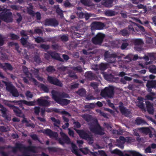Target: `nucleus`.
Returning <instances> with one entry per match:
<instances>
[{
    "label": "nucleus",
    "mask_w": 156,
    "mask_h": 156,
    "mask_svg": "<svg viewBox=\"0 0 156 156\" xmlns=\"http://www.w3.org/2000/svg\"><path fill=\"white\" fill-rule=\"evenodd\" d=\"M40 87L44 92L48 93L49 91V89L47 86L44 84L41 83L40 85Z\"/></svg>",
    "instance_id": "e433bc0d"
},
{
    "label": "nucleus",
    "mask_w": 156,
    "mask_h": 156,
    "mask_svg": "<svg viewBox=\"0 0 156 156\" xmlns=\"http://www.w3.org/2000/svg\"><path fill=\"white\" fill-rule=\"evenodd\" d=\"M28 39V37L27 38H25L23 37H22L20 39V42L24 46L27 44Z\"/></svg>",
    "instance_id": "8fccbe9b"
},
{
    "label": "nucleus",
    "mask_w": 156,
    "mask_h": 156,
    "mask_svg": "<svg viewBox=\"0 0 156 156\" xmlns=\"http://www.w3.org/2000/svg\"><path fill=\"white\" fill-rule=\"evenodd\" d=\"M40 112V108L36 106L34 108V112L36 115H38Z\"/></svg>",
    "instance_id": "680f3d73"
},
{
    "label": "nucleus",
    "mask_w": 156,
    "mask_h": 156,
    "mask_svg": "<svg viewBox=\"0 0 156 156\" xmlns=\"http://www.w3.org/2000/svg\"><path fill=\"white\" fill-rule=\"evenodd\" d=\"M124 58V59H127L128 60L127 62H128L131 61L132 60V56L130 54H128Z\"/></svg>",
    "instance_id": "338daca9"
},
{
    "label": "nucleus",
    "mask_w": 156,
    "mask_h": 156,
    "mask_svg": "<svg viewBox=\"0 0 156 156\" xmlns=\"http://www.w3.org/2000/svg\"><path fill=\"white\" fill-rule=\"evenodd\" d=\"M119 107L121 114L126 117L128 116L130 114V111L124 106V104L122 101H120L119 102Z\"/></svg>",
    "instance_id": "f8f14e48"
},
{
    "label": "nucleus",
    "mask_w": 156,
    "mask_h": 156,
    "mask_svg": "<svg viewBox=\"0 0 156 156\" xmlns=\"http://www.w3.org/2000/svg\"><path fill=\"white\" fill-rule=\"evenodd\" d=\"M0 17L2 20L7 23L12 22L13 21L12 14L11 12H5L1 15Z\"/></svg>",
    "instance_id": "9b49d317"
},
{
    "label": "nucleus",
    "mask_w": 156,
    "mask_h": 156,
    "mask_svg": "<svg viewBox=\"0 0 156 156\" xmlns=\"http://www.w3.org/2000/svg\"><path fill=\"white\" fill-rule=\"evenodd\" d=\"M0 66L4 70L8 69L10 71H12L13 69V67L9 63H5L4 65H3L2 63H0Z\"/></svg>",
    "instance_id": "b1692460"
},
{
    "label": "nucleus",
    "mask_w": 156,
    "mask_h": 156,
    "mask_svg": "<svg viewBox=\"0 0 156 156\" xmlns=\"http://www.w3.org/2000/svg\"><path fill=\"white\" fill-rule=\"evenodd\" d=\"M4 83L6 86V90L10 92L16 88L11 82L5 81Z\"/></svg>",
    "instance_id": "5701e85b"
},
{
    "label": "nucleus",
    "mask_w": 156,
    "mask_h": 156,
    "mask_svg": "<svg viewBox=\"0 0 156 156\" xmlns=\"http://www.w3.org/2000/svg\"><path fill=\"white\" fill-rule=\"evenodd\" d=\"M23 69L24 71H25L26 75H27L28 72H27L28 69L27 67L24 66H23ZM30 75V78L31 79L32 81L33 82L35 85H37L38 84V82L36 80L33 78L32 76V75L31 73H29Z\"/></svg>",
    "instance_id": "393cba45"
},
{
    "label": "nucleus",
    "mask_w": 156,
    "mask_h": 156,
    "mask_svg": "<svg viewBox=\"0 0 156 156\" xmlns=\"http://www.w3.org/2000/svg\"><path fill=\"white\" fill-rule=\"evenodd\" d=\"M146 105L148 112L150 114L153 115L154 112L153 104L150 101H147L146 102Z\"/></svg>",
    "instance_id": "f3484780"
},
{
    "label": "nucleus",
    "mask_w": 156,
    "mask_h": 156,
    "mask_svg": "<svg viewBox=\"0 0 156 156\" xmlns=\"http://www.w3.org/2000/svg\"><path fill=\"white\" fill-rule=\"evenodd\" d=\"M138 101L136 103V105L142 110H145L144 104V98L141 97H138Z\"/></svg>",
    "instance_id": "aec40b11"
},
{
    "label": "nucleus",
    "mask_w": 156,
    "mask_h": 156,
    "mask_svg": "<svg viewBox=\"0 0 156 156\" xmlns=\"http://www.w3.org/2000/svg\"><path fill=\"white\" fill-rule=\"evenodd\" d=\"M27 13L31 15L32 16H34L35 15L34 12L33 11L32 9L28 8L27 9Z\"/></svg>",
    "instance_id": "5fc2aeb1"
},
{
    "label": "nucleus",
    "mask_w": 156,
    "mask_h": 156,
    "mask_svg": "<svg viewBox=\"0 0 156 156\" xmlns=\"http://www.w3.org/2000/svg\"><path fill=\"white\" fill-rule=\"evenodd\" d=\"M140 129L143 133L147 134L151 132V129L148 127H142Z\"/></svg>",
    "instance_id": "58836bf2"
},
{
    "label": "nucleus",
    "mask_w": 156,
    "mask_h": 156,
    "mask_svg": "<svg viewBox=\"0 0 156 156\" xmlns=\"http://www.w3.org/2000/svg\"><path fill=\"white\" fill-rule=\"evenodd\" d=\"M129 45V44L127 42H123L122 43L121 46V49L122 50L125 49Z\"/></svg>",
    "instance_id": "e2e57ef3"
},
{
    "label": "nucleus",
    "mask_w": 156,
    "mask_h": 156,
    "mask_svg": "<svg viewBox=\"0 0 156 156\" xmlns=\"http://www.w3.org/2000/svg\"><path fill=\"white\" fill-rule=\"evenodd\" d=\"M132 42L136 46H139L136 50L140 51L141 50V46L144 44L143 40L140 38L134 39L132 40Z\"/></svg>",
    "instance_id": "2eb2a0df"
},
{
    "label": "nucleus",
    "mask_w": 156,
    "mask_h": 156,
    "mask_svg": "<svg viewBox=\"0 0 156 156\" xmlns=\"http://www.w3.org/2000/svg\"><path fill=\"white\" fill-rule=\"evenodd\" d=\"M72 151L77 156H83L82 155L77 151V147L76 145L73 144L72 143Z\"/></svg>",
    "instance_id": "c756f323"
},
{
    "label": "nucleus",
    "mask_w": 156,
    "mask_h": 156,
    "mask_svg": "<svg viewBox=\"0 0 156 156\" xmlns=\"http://www.w3.org/2000/svg\"><path fill=\"white\" fill-rule=\"evenodd\" d=\"M126 139L123 136H121L119 137V139L117 140V143H122L124 144L125 142Z\"/></svg>",
    "instance_id": "de8ad7c7"
},
{
    "label": "nucleus",
    "mask_w": 156,
    "mask_h": 156,
    "mask_svg": "<svg viewBox=\"0 0 156 156\" xmlns=\"http://www.w3.org/2000/svg\"><path fill=\"white\" fill-rule=\"evenodd\" d=\"M82 117L83 119L87 122H90L91 120V116L90 115H84Z\"/></svg>",
    "instance_id": "a19ab883"
},
{
    "label": "nucleus",
    "mask_w": 156,
    "mask_h": 156,
    "mask_svg": "<svg viewBox=\"0 0 156 156\" xmlns=\"http://www.w3.org/2000/svg\"><path fill=\"white\" fill-rule=\"evenodd\" d=\"M42 97H41L37 99V101L38 104L40 106H49L50 104L48 101L46 100L42 99Z\"/></svg>",
    "instance_id": "a211bd4d"
},
{
    "label": "nucleus",
    "mask_w": 156,
    "mask_h": 156,
    "mask_svg": "<svg viewBox=\"0 0 156 156\" xmlns=\"http://www.w3.org/2000/svg\"><path fill=\"white\" fill-rule=\"evenodd\" d=\"M43 133L49 136L50 138L53 137L56 139H57L58 137L57 133L56 132H53L50 129H45Z\"/></svg>",
    "instance_id": "dca6fc26"
},
{
    "label": "nucleus",
    "mask_w": 156,
    "mask_h": 156,
    "mask_svg": "<svg viewBox=\"0 0 156 156\" xmlns=\"http://www.w3.org/2000/svg\"><path fill=\"white\" fill-rule=\"evenodd\" d=\"M89 129L91 132L95 134L100 135H103L105 134V133L103 131V128L98 123L94 126H90Z\"/></svg>",
    "instance_id": "423d86ee"
},
{
    "label": "nucleus",
    "mask_w": 156,
    "mask_h": 156,
    "mask_svg": "<svg viewBox=\"0 0 156 156\" xmlns=\"http://www.w3.org/2000/svg\"><path fill=\"white\" fill-rule=\"evenodd\" d=\"M0 111L1 112L2 116L7 120H10V119L7 114V110L6 108L0 109Z\"/></svg>",
    "instance_id": "c85d7f7f"
},
{
    "label": "nucleus",
    "mask_w": 156,
    "mask_h": 156,
    "mask_svg": "<svg viewBox=\"0 0 156 156\" xmlns=\"http://www.w3.org/2000/svg\"><path fill=\"white\" fill-rule=\"evenodd\" d=\"M61 138H59L58 140L59 143L61 145H63L65 143L69 144L71 143V140L68 136L63 132H60Z\"/></svg>",
    "instance_id": "6e6552de"
},
{
    "label": "nucleus",
    "mask_w": 156,
    "mask_h": 156,
    "mask_svg": "<svg viewBox=\"0 0 156 156\" xmlns=\"http://www.w3.org/2000/svg\"><path fill=\"white\" fill-rule=\"evenodd\" d=\"M113 153L118 155L120 156H122L123 155V153L121 151L118 149H115L113 151Z\"/></svg>",
    "instance_id": "09e8293b"
},
{
    "label": "nucleus",
    "mask_w": 156,
    "mask_h": 156,
    "mask_svg": "<svg viewBox=\"0 0 156 156\" xmlns=\"http://www.w3.org/2000/svg\"><path fill=\"white\" fill-rule=\"evenodd\" d=\"M73 123L74 124V129H76L75 128H80L81 126V125L80 123L77 121L74 122Z\"/></svg>",
    "instance_id": "603ef678"
},
{
    "label": "nucleus",
    "mask_w": 156,
    "mask_h": 156,
    "mask_svg": "<svg viewBox=\"0 0 156 156\" xmlns=\"http://www.w3.org/2000/svg\"><path fill=\"white\" fill-rule=\"evenodd\" d=\"M149 69L151 73L156 74V67L154 65H153L150 66Z\"/></svg>",
    "instance_id": "49530a36"
},
{
    "label": "nucleus",
    "mask_w": 156,
    "mask_h": 156,
    "mask_svg": "<svg viewBox=\"0 0 156 156\" xmlns=\"http://www.w3.org/2000/svg\"><path fill=\"white\" fill-rule=\"evenodd\" d=\"M74 130L81 138L86 140L89 144H92L93 143L94 140L92 135L89 134L83 130L76 129H74Z\"/></svg>",
    "instance_id": "20e7f679"
},
{
    "label": "nucleus",
    "mask_w": 156,
    "mask_h": 156,
    "mask_svg": "<svg viewBox=\"0 0 156 156\" xmlns=\"http://www.w3.org/2000/svg\"><path fill=\"white\" fill-rule=\"evenodd\" d=\"M13 102L17 103L20 106H21L22 104H23L28 106H32L33 105V103L32 102L24 100H20L19 101L15 100L13 101Z\"/></svg>",
    "instance_id": "412c9836"
},
{
    "label": "nucleus",
    "mask_w": 156,
    "mask_h": 156,
    "mask_svg": "<svg viewBox=\"0 0 156 156\" xmlns=\"http://www.w3.org/2000/svg\"><path fill=\"white\" fill-rule=\"evenodd\" d=\"M48 53L51 55L52 58L61 61V59H62L61 58L58 53L52 51H48Z\"/></svg>",
    "instance_id": "4be33fe9"
},
{
    "label": "nucleus",
    "mask_w": 156,
    "mask_h": 156,
    "mask_svg": "<svg viewBox=\"0 0 156 156\" xmlns=\"http://www.w3.org/2000/svg\"><path fill=\"white\" fill-rule=\"evenodd\" d=\"M9 36L11 37V40H17L19 38V37L13 33H10Z\"/></svg>",
    "instance_id": "ea45409f"
},
{
    "label": "nucleus",
    "mask_w": 156,
    "mask_h": 156,
    "mask_svg": "<svg viewBox=\"0 0 156 156\" xmlns=\"http://www.w3.org/2000/svg\"><path fill=\"white\" fill-rule=\"evenodd\" d=\"M56 12L57 14L60 16L63 15L62 11L61 10L59 7H58L56 9Z\"/></svg>",
    "instance_id": "bf43d9fd"
},
{
    "label": "nucleus",
    "mask_w": 156,
    "mask_h": 156,
    "mask_svg": "<svg viewBox=\"0 0 156 156\" xmlns=\"http://www.w3.org/2000/svg\"><path fill=\"white\" fill-rule=\"evenodd\" d=\"M92 26L97 29L102 30L105 27V25L100 22H94L92 23Z\"/></svg>",
    "instance_id": "6ab92c4d"
},
{
    "label": "nucleus",
    "mask_w": 156,
    "mask_h": 156,
    "mask_svg": "<svg viewBox=\"0 0 156 156\" xmlns=\"http://www.w3.org/2000/svg\"><path fill=\"white\" fill-rule=\"evenodd\" d=\"M108 64L107 63H101L99 64L98 67L101 70L104 71L108 68Z\"/></svg>",
    "instance_id": "473e14b6"
},
{
    "label": "nucleus",
    "mask_w": 156,
    "mask_h": 156,
    "mask_svg": "<svg viewBox=\"0 0 156 156\" xmlns=\"http://www.w3.org/2000/svg\"><path fill=\"white\" fill-rule=\"evenodd\" d=\"M78 11L76 12V14L77 16L80 18H83L84 16V14L83 12H82L81 10L82 9V8L81 7H78L77 8Z\"/></svg>",
    "instance_id": "7c9ffc66"
},
{
    "label": "nucleus",
    "mask_w": 156,
    "mask_h": 156,
    "mask_svg": "<svg viewBox=\"0 0 156 156\" xmlns=\"http://www.w3.org/2000/svg\"><path fill=\"white\" fill-rule=\"evenodd\" d=\"M130 153L133 156H142L141 154L135 151H130Z\"/></svg>",
    "instance_id": "052dcab7"
},
{
    "label": "nucleus",
    "mask_w": 156,
    "mask_h": 156,
    "mask_svg": "<svg viewBox=\"0 0 156 156\" xmlns=\"http://www.w3.org/2000/svg\"><path fill=\"white\" fill-rule=\"evenodd\" d=\"M34 58L35 62L37 63H40L41 62V60L38 55H35Z\"/></svg>",
    "instance_id": "a18cd8bd"
},
{
    "label": "nucleus",
    "mask_w": 156,
    "mask_h": 156,
    "mask_svg": "<svg viewBox=\"0 0 156 156\" xmlns=\"http://www.w3.org/2000/svg\"><path fill=\"white\" fill-rule=\"evenodd\" d=\"M113 0H104L102 4L106 7H111L112 6Z\"/></svg>",
    "instance_id": "a878e982"
},
{
    "label": "nucleus",
    "mask_w": 156,
    "mask_h": 156,
    "mask_svg": "<svg viewBox=\"0 0 156 156\" xmlns=\"http://www.w3.org/2000/svg\"><path fill=\"white\" fill-rule=\"evenodd\" d=\"M51 93L53 99L58 104L62 105H66L70 103L69 100L62 98L69 97L68 94L64 93H61L55 90H52Z\"/></svg>",
    "instance_id": "f257e3e1"
},
{
    "label": "nucleus",
    "mask_w": 156,
    "mask_h": 156,
    "mask_svg": "<svg viewBox=\"0 0 156 156\" xmlns=\"http://www.w3.org/2000/svg\"><path fill=\"white\" fill-rule=\"evenodd\" d=\"M77 92L79 95L81 96H82L85 93V90L83 89H81L79 90Z\"/></svg>",
    "instance_id": "774afa93"
},
{
    "label": "nucleus",
    "mask_w": 156,
    "mask_h": 156,
    "mask_svg": "<svg viewBox=\"0 0 156 156\" xmlns=\"http://www.w3.org/2000/svg\"><path fill=\"white\" fill-rule=\"evenodd\" d=\"M147 90L148 92L152 91V89L156 88V80H148L146 84Z\"/></svg>",
    "instance_id": "4468645a"
},
{
    "label": "nucleus",
    "mask_w": 156,
    "mask_h": 156,
    "mask_svg": "<svg viewBox=\"0 0 156 156\" xmlns=\"http://www.w3.org/2000/svg\"><path fill=\"white\" fill-rule=\"evenodd\" d=\"M26 96L28 98H32L33 97V94H31V92L29 90H28L27 91L26 93Z\"/></svg>",
    "instance_id": "69168bd1"
},
{
    "label": "nucleus",
    "mask_w": 156,
    "mask_h": 156,
    "mask_svg": "<svg viewBox=\"0 0 156 156\" xmlns=\"http://www.w3.org/2000/svg\"><path fill=\"white\" fill-rule=\"evenodd\" d=\"M135 124L137 125H143L147 124L146 122L140 118H136L135 120Z\"/></svg>",
    "instance_id": "cd10ccee"
},
{
    "label": "nucleus",
    "mask_w": 156,
    "mask_h": 156,
    "mask_svg": "<svg viewBox=\"0 0 156 156\" xmlns=\"http://www.w3.org/2000/svg\"><path fill=\"white\" fill-rule=\"evenodd\" d=\"M47 80L50 83L54 85L60 87H62L63 85V84L61 82L55 77L48 75Z\"/></svg>",
    "instance_id": "9d476101"
},
{
    "label": "nucleus",
    "mask_w": 156,
    "mask_h": 156,
    "mask_svg": "<svg viewBox=\"0 0 156 156\" xmlns=\"http://www.w3.org/2000/svg\"><path fill=\"white\" fill-rule=\"evenodd\" d=\"M60 39L63 42H66L68 40V37L65 35L60 36Z\"/></svg>",
    "instance_id": "3c124183"
},
{
    "label": "nucleus",
    "mask_w": 156,
    "mask_h": 156,
    "mask_svg": "<svg viewBox=\"0 0 156 156\" xmlns=\"http://www.w3.org/2000/svg\"><path fill=\"white\" fill-rule=\"evenodd\" d=\"M104 77L106 80L110 81H113L114 78V76L111 74H105Z\"/></svg>",
    "instance_id": "c9c22d12"
},
{
    "label": "nucleus",
    "mask_w": 156,
    "mask_h": 156,
    "mask_svg": "<svg viewBox=\"0 0 156 156\" xmlns=\"http://www.w3.org/2000/svg\"><path fill=\"white\" fill-rule=\"evenodd\" d=\"M58 22L55 18L47 19L44 21V24L45 26H51L56 27L58 25Z\"/></svg>",
    "instance_id": "ddd939ff"
},
{
    "label": "nucleus",
    "mask_w": 156,
    "mask_h": 156,
    "mask_svg": "<svg viewBox=\"0 0 156 156\" xmlns=\"http://www.w3.org/2000/svg\"><path fill=\"white\" fill-rule=\"evenodd\" d=\"M47 149L49 152H56L59 151V149L54 147H48Z\"/></svg>",
    "instance_id": "f704fd0d"
},
{
    "label": "nucleus",
    "mask_w": 156,
    "mask_h": 156,
    "mask_svg": "<svg viewBox=\"0 0 156 156\" xmlns=\"http://www.w3.org/2000/svg\"><path fill=\"white\" fill-rule=\"evenodd\" d=\"M114 87L113 86H109L102 90L100 94L104 98H113L114 95Z\"/></svg>",
    "instance_id": "39448f33"
},
{
    "label": "nucleus",
    "mask_w": 156,
    "mask_h": 156,
    "mask_svg": "<svg viewBox=\"0 0 156 156\" xmlns=\"http://www.w3.org/2000/svg\"><path fill=\"white\" fill-rule=\"evenodd\" d=\"M12 152L14 153L17 152V149L20 150L22 149H24L27 151L35 153L36 152L37 147L34 146H28L26 147L21 143H16L15 144V146L12 147Z\"/></svg>",
    "instance_id": "f03ea898"
},
{
    "label": "nucleus",
    "mask_w": 156,
    "mask_h": 156,
    "mask_svg": "<svg viewBox=\"0 0 156 156\" xmlns=\"http://www.w3.org/2000/svg\"><path fill=\"white\" fill-rule=\"evenodd\" d=\"M16 15L19 17L18 18L16 19V22L18 23H19L22 20L23 18L20 13L17 12Z\"/></svg>",
    "instance_id": "6e6d98bb"
},
{
    "label": "nucleus",
    "mask_w": 156,
    "mask_h": 156,
    "mask_svg": "<svg viewBox=\"0 0 156 156\" xmlns=\"http://www.w3.org/2000/svg\"><path fill=\"white\" fill-rule=\"evenodd\" d=\"M105 13L107 16H115L116 14V12L113 10H107L105 12Z\"/></svg>",
    "instance_id": "72a5a7b5"
},
{
    "label": "nucleus",
    "mask_w": 156,
    "mask_h": 156,
    "mask_svg": "<svg viewBox=\"0 0 156 156\" xmlns=\"http://www.w3.org/2000/svg\"><path fill=\"white\" fill-rule=\"evenodd\" d=\"M10 93L12 94V95L15 97H17L19 96L18 92L16 88H15L13 90H12Z\"/></svg>",
    "instance_id": "37998d69"
},
{
    "label": "nucleus",
    "mask_w": 156,
    "mask_h": 156,
    "mask_svg": "<svg viewBox=\"0 0 156 156\" xmlns=\"http://www.w3.org/2000/svg\"><path fill=\"white\" fill-rule=\"evenodd\" d=\"M80 2L85 5L89 6L90 5V2L89 0H80Z\"/></svg>",
    "instance_id": "4d7b16f0"
},
{
    "label": "nucleus",
    "mask_w": 156,
    "mask_h": 156,
    "mask_svg": "<svg viewBox=\"0 0 156 156\" xmlns=\"http://www.w3.org/2000/svg\"><path fill=\"white\" fill-rule=\"evenodd\" d=\"M86 78L89 80H93L95 79V76L94 74L91 72H89L86 73L85 74Z\"/></svg>",
    "instance_id": "bb28decb"
},
{
    "label": "nucleus",
    "mask_w": 156,
    "mask_h": 156,
    "mask_svg": "<svg viewBox=\"0 0 156 156\" xmlns=\"http://www.w3.org/2000/svg\"><path fill=\"white\" fill-rule=\"evenodd\" d=\"M7 105L8 107L13 110L16 116L21 118L25 117L22 111L19 109V107L9 103L7 104Z\"/></svg>",
    "instance_id": "1a4fd4ad"
},
{
    "label": "nucleus",
    "mask_w": 156,
    "mask_h": 156,
    "mask_svg": "<svg viewBox=\"0 0 156 156\" xmlns=\"http://www.w3.org/2000/svg\"><path fill=\"white\" fill-rule=\"evenodd\" d=\"M35 41L37 43H39L41 42H45L44 40L41 37H37L35 38Z\"/></svg>",
    "instance_id": "c03bdc74"
},
{
    "label": "nucleus",
    "mask_w": 156,
    "mask_h": 156,
    "mask_svg": "<svg viewBox=\"0 0 156 156\" xmlns=\"http://www.w3.org/2000/svg\"><path fill=\"white\" fill-rule=\"evenodd\" d=\"M10 7L13 10H19L20 9V6L18 5H12Z\"/></svg>",
    "instance_id": "864d4df0"
},
{
    "label": "nucleus",
    "mask_w": 156,
    "mask_h": 156,
    "mask_svg": "<svg viewBox=\"0 0 156 156\" xmlns=\"http://www.w3.org/2000/svg\"><path fill=\"white\" fill-rule=\"evenodd\" d=\"M55 70L54 66H49L46 67V71L48 73H52L55 71Z\"/></svg>",
    "instance_id": "4c0bfd02"
},
{
    "label": "nucleus",
    "mask_w": 156,
    "mask_h": 156,
    "mask_svg": "<svg viewBox=\"0 0 156 156\" xmlns=\"http://www.w3.org/2000/svg\"><path fill=\"white\" fill-rule=\"evenodd\" d=\"M105 37V34L101 33H98L95 37L92 38V41L93 44H101Z\"/></svg>",
    "instance_id": "0eeeda50"
},
{
    "label": "nucleus",
    "mask_w": 156,
    "mask_h": 156,
    "mask_svg": "<svg viewBox=\"0 0 156 156\" xmlns=\"http://www.w3.org/2000/svg\"><path fill=\"white\" fill-rule=\"evenodd\" d=\"M95 104L94 103H91L89 105H86L85 106V108H94Z\"/></svg>",
    "instance_id": "13d9d810"
},
{
    "label": "nucleus",
    "mask_w": 156,
    "mask_h": 156,
    "mask_svg": "<svg viewBox=\"0 0 156 156\" xmlns=\"http://www.w3.org/2000/svg\"><path fill=\"white\" fill-rule=\"evenodd\" d=\"M130 32L128 31V28H126L121 30L119 34L123 36H129L130 34Z\"/></svg>",
    "instance_id": "2f4dec72"
},
{
    "label": "nucleus",
    "mask_w": 156,
    "mask_h": 156,
    "mask_svg": "<svg viewBox=\"0 0 156 156\" xmlns=\"http://www.w3.org/2000/svg\"><path fill=\"white\" fill-rule=\"evenodd\" d=\"M4 38L0 34V46H2L4 44Z\"/></svg>",
    "instance_id": "0e129e2a"
},
{
    "label": "nucleus",
    "mask_w": 156,
    "mask_h": 156,
    "mask_svg": "<svg viewBox=\"0 0 156 156\" xmlns=\"http://www.w3.org/2000/svg\"><path fill=\"white\" fill-rule=\"evenodd\" d=\"M104 55L105 60L109 63H114L116 58L119 60L121 58V56L117 55L116 53L111 54L108 51H106Z\"/></svg>",
    "instance_id": "7ed1b4c3"
},
{
    "label": "nucleus",
    "mask_w": 156,
    "mask_h": 156,
    "mask_svg": "<svg viewBox=\"0 0 156 156\" xmlns=\"http://www.w3.org/2000/svg\"><path fill=\"white\" fill-rule=\"evenodd\" d=\"M73 70L76 71L77 72L81 73L83 71V69L81 66H77L76 67H73Z\"/></svg>",
    "instance_id": "79ce46f5"
}]
</instances>
